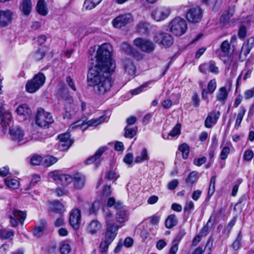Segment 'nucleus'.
<instances>
[{
	"label": "nucleus",
	"instance_id": "1",
	"mask_svg": "<svg viewBox=\"0 0 254 254\" xmlns=\"http://www.w3.org/2000/svg\"><path fill=\"white\" fill-rule=\"evenodd\" d=\"M114 71L102 69L95 66L89 67L87 77L88 85L93 87L96 94H105L112 86L113 81L111 76Z\"/></svg>",
	"mask_w": 254,
	"mask_h": 254
},
{
	"label": "nucleus",
	"instance_id": "2",
	"mask_svg": "<svg viewBox=\"0 0 254 254\" xmlns=\"http://www.w3.org/2000/svg\"><path fill=\"white\" fill-rule=\"evenodd\" d=\"M113 48L111 44L105 43L100 46L97 51L96 60H91L89 67H98L102 69L115 70L116 65L112 58Z\"/></svg>",
	"mask_w": 254,
	"mask_h": 254
},
{
	"label": "nucleus",
	"instance_id": "3",
	"mask_svg": "<svg viewBox=\"0 0 254 254\" xmlns=\"http://www.w3.org/2000/svg\"><path fill=\"white\" fill-rule=\"evenodd\" d=\"M0 117H1L0 124L4 133H5L9 129L11 139L19 144H23L28 141V139L24 137L23 130L19 127L10 128L13 124L12 115L9 111L2 113L0 111Z\"/></svg>",
	"mask_w": 254,
	"mask_h": 254
},
{
	"label": "nucleus",
	"instance_id": "4",
	"mask_svg": "<svg viewBox=\"0 0 254 254\" xmlns=\"http://www.w3.org/2000/svg\"><path fill=\"white\" fill-rule=\"evenodd\" d=\"M104 217L107 224V231L105 239L100 245L102 252H105L108 250L109 246L116 238L119 229L118 226L114 222V218L111 213L106 212Z\"/></svg>",
	"mask_w": 254,
	"mask_h": 254
},
{
	"label": "nucleus",
	"instance_id": "5",
	"mask_svg": "<svg viewBox=\"0 0 254 254\" xmlns=\"http://www.w3.org/2000/svg\"><path fill=\"white\" fill-rule=\"evenodd\" d=\"M168 30L177 36L185 34L188 29L186 20L179 16L176 17L168 23Z\"/></svg>",
	"mask_w": 254,
	"mask_h": 254
},
{
	"label": "nucleus",
	"instance_id": "6",
	"mask_svg": "<svg viewBox=\"0 0 254 254\" xmlns=\"http://www.w3.org/2000/svg\"><path fill=\"white\" fill-rule=\"evenodd\" d=\"M45 79L46 78L43 73H38L31 79L28 80L25 85L26 90L30 93L36 92L44 85Z\"/></svg>",
	"mask_w": 254,
	"mask_h": 254
},
{
	"label": "nucleus",
	"instance_id": "7",
	"mask_svg": "<svg viewBox=\"0 0 254 254\" xmlns=\"http://www.w3.org/2000/svg\"><path fill=\"white\" fill-rule=\"evenodd\" d=\"M36 124L41 127H47L54 122L51 113L46 112L43 109L37 110L35 118Z\"/></svg>",
	"mask_w": 254,
	"mask_h": 254
},
{
	"label": "nucleus",
	"instance_id": "8",
	"mask_svg": "<svg viewBox=\"0 0 254 254\" xmlns=\"http://www.w3.org/2000/svg\"><path fill=\"white\" fill-rule=\"evenodd\" d=\"M64 105V119H70L76 112V105L74 103L73 98L68 94L63 97Z\"/></svg>",
	"mask_w": 254,
	"mask_h": 254
},
{
	"label": "nucleus",
	"instance_id": "9",
	"mask_svg": "<svg viewBox=\"0 0 254 254\" xmlns=\"http://www.w3.org/2000/svg\"><path fill=\"white\" fill-rule=\"evenodd\" d=\"M133 20V18L131 13H125L114 18L112 21V24L114 28L120 29L130 23Z\"/></svg>",
	"mask_w": 254,
	"mask_h": 254
},
{
	"label": "nucleus",
	"instance_id": "10",
	"mask_svg": "<svg viewBox=\"0 0 254 254\" xmlns=\"http://www.w3.org/2000/svg\"><path fill=\"white\" fill-rule=\"evenodd\" d=\"M154 41L162 47L168 48L173 44L174 39L170 34L159 31L155 34Z\"/></svg>",
	"mask_w": 254,
	"mask_h": 254
},
{
	"label": "nucleus",
	"instance_id": "11",
	"mask_svg": "<svg viewBox=\"0 0 254 254\" xmlns=\"http://www.w3.org/2000/svg\"><path fill=\"white\" fill-rule=\"evenodd\" d=\"M171 14V9L169 7H159L154 9L151 13L152 17L156 21H160L166 19Z\"/></svg>",
	"mask_w": 254,
	"mask_h": 254
},
{
	"label": "nucleus",
	"instance_id": "12",
	"mask_svg": "<svg viewBox=\"0 0 254 254\" xmlns=\"http://www.w3.org/2000/svg\"><path fill=\"white\" fill-rule=\"evenodd\" d=\"M134 44L141 51L146 53H151L155 49V46L151 41L142 38L135 39Z\"/></svg>",
	"mask_w": 254,
	"mask_h": 254
},
{
	"label": "nucleus",
	"instance_id": "13",
	"mask_svg": "<svg viewBox=\"0 0 254 254\" xmlns=\"http://www.w3.org/2000/svg\"><path fill=\"white\" fill-rule=\"evenodd\" d=\"M13 12L8 9L0 10V28L9 26L13 20Z\"/></svg>",
	"mask_w": 254,
	"mask_h": 254
},
{
	"label": "nucleus",
	"instance_id": "14",
	"mask_svg": "<svg viewBox=\"0 0 254 254\" xmlns=\"http://www.w3.org/2000/svg\"><path fill=\"white\" fill-rule=\"evenodd\" d=\"M9 218L11 226L15 227L18 225L19 223L23 224L26 218V213L23 211L14 209L12 214L10 215Z\"/></svg>",
	"mask_w": 254,
	"mask_h": 254
},
{
	"label": "nucleus",
	"instance_id": "15",
	"mask_svg": "<svg viewBox=\"0 0 254 254\" xmlns=\"http://www.w3.org/2000/svg\"><path fill=\"white\" fill-rule=\"evenodd\" d=\"M186 18L189 22L192 23H198L202 18V11L198 7L190 8L186 14Z\"/></svg>",
	"mask_w": 254,
	"mask_h": 254
},
{
	"label": "nucleus",
	"instance_id": "16",
	"mask_svg": "<svg viewBox=\"0 0 254 254\" xmlns=\"http://www.w3.org/2000/svg\"><path fill=\"white\" fill-rule=\"evenodd\" d=\"M217 87L216 81L215 79H211L208 83L207 89L202 88L201 93L202 99L206 101V104L209 103L208 94H213Z\"/></svg>",
	"mask_w": 254,
	"mask_h": 254
},
{
	"label": "nucleus",
	"instance_id": "17",
	"mask_svg": "<svg viewBox=\"0 0 254 254\" xmlns=\"http://www.w3.org/2000/svg\"><path fill=\"white\" fill-rule=\"evenodd\" d=\"M107 147H102L98 149L93 156H91L86 159L85 161L86 164H90L95 163L96 167H98L100 165V157L103 153L107 150Z\"/></svg>",
	"mask_w": 254,
	"mask_h": 254
},
{
	"label": "nucleus",
	"instance_id": "18",
	"mask_svg": "<svg viewBox=\"0 0 254 254\" xmlns=\"http://www.w3.org/2000/svg\"><path fill=\"white\" fill-rule=\"evenodd\" d=\"M69 223L75 229L79 228L81 221L80 211L78 209H73L69 216Z\"/></svg>",
	"mask_w": 254,
	"mask_h": 254
},
{
	"label": "nucleus",
	"instance_id": "19",
	"mask_svg": "<svg viewBox=\"0 0 254 254\" xmlns=\"http://www.w3.org/2000/svg\"><path fill=\"white\" fill-rule=\"evenodd\" d=\"M220 112L214 110L210 113L206 117L204 125L207 128H211L213 126L215 125L220 117Z\"/></svg>",
	"mask_w": 254,
	"mask_h": 254
},
{
	"label": "nucleus",
	"instance_id": "20",
	"mask_svg": "<svg viewBox=\"0 0 254 254\" xmlns=\"http://www.w3.org/2000/svg\"><path fill=\"white\" fill-rule=\"evenodd\" d=\"M74 188L77 190H80L84 186L85 182V176L81 173L76 172L73 174L72 180Z\"/></svg>",
	"mask_w": 254,
	"mask_h": 254
},
{
	"label": "nucleus",
	"instance_id": "21",
	"mask_svg": "<svg viewBox=\"0 0 254 254\" xmlns=\"http://www.w3.org/2000/svg\"><path fill=\"white\" fill-rule=\"evenodd\" d=\"M70 135L68 132L61 134L58 136L60 140V146L63 150L68 149L71 145L72 141L70 139Z\"/></svg>",
	"mask_w": 254,
	"mask_h": 254
},
{
	"label": "nucleus",
	"instance_id": "22",
	"mask_svg": "<svg viewBox=\"0 0 254 254\" xmlns=\"http://www.w3.org/2000/svg\"><path fill=\"white\" fill-rule=\"evenodd\" d=\"M181 125L177 124L167 134H163L164 139L171 140L174 138H178L181 134Z\"/></svg>",
	"mask_w": 254,
	"mask_h": 254
},
{
	"label": "nucleus",
	"instance_id": "23",
	"mask_svg": "<svg viewBox=\"0 0 254 254\" xmlns=\"http://www.w3.org/2000/svg\"><path fill=\"white\" fill-rule=\"evenodd\" d=\"M229 94V91L227 89L226 87L223 86L220 87L216 94V99L219 102L224 104L227 99Z\"/></svg>",
	"mask_w": 254,
	"mask_h": 254
},
{
	"label": "nucleus",
	"instance_id": "24",
	"mask_svg": "<svg viewBox=\"0 0 254 254\" xmlns=\"http://www.w3.org/2000/svg\"><path fill=\"white\" fill-rule=\"evenodd\" d=\"M32 8L31 0H22L20 4V9L23 15L28 16L30 14Z\"/></svg>",
	"mask_w": 254,
	"mask_h": 254
},
{
	"label": "nucleus",
	"instance_id": "25",
	"mask_svg": "<svg viewBox=\"0 0 254 254\" xmlns=\"http://www.w3.org/2000/svg\"><path fill=\"white\" fill-rule=\"evenodd\" d=\"M150 159L148 150L146 148H143L140 151L138 155L135 157L134 162L135 163H142L148 162Z\"/></svg>",
	"mask_w": 254,
	"mask_h": 254
},
{
	"label": "nucleus",
	"instance_id": "26",
	"mask_svg": "<svg viewBox=\"0 0 254 254\" xmlns=\"http://www.w3.org/2000/svg\"><path fill=\"white\" fill-rule=\"evenodd\" d=\"M17 114L20 116H23V120H26L29 117L31 114L30 109L26 104H23L19 106L16 110Z\"/></svg>",
	"mask_w": 254,
	"mask_h": 254
},
{
	"label": "nucleus",
	"instance_id": "27",
	"mask_svg": "<svg viewBox=\"0 0 254 254\" xmlns=\"http://www.w3.org/2000/svg\"><path fill=\"white\" fill-rule=\"evenodd\" d=\"M105 200L101 198L100 200L97 199L94 201L89 207L88 214H93L96 213L100 207L104 204Z\"/></svg>",
	"mask_w": 254,
	"mask_h": 254
},
{
	"label": "nucleus",
	"instance_id": "28",
	"mask_svg": "<svg viewBox=\"0 0 254 254\" xmlns=\"http://www.w3.org/2000/svg\"><path fill=\"white\" fill-rule=\"evenodd\" d=\"M124 64L126 72L129 75L133 77L136 72V68L132 61L128 59L126 60Z\"/></svg>",
	"mask_w": 254,
	"mask_h": 254
},
{
	"label": "nucleus",
	"instance_id": "29",
	"mask_svg": "<svg viewBox=\"0 0 254 254\" xmlns=\"http://www.w3.org/2000/svg\"><path fill=\"white\" fill-rule=\"evenodd\" d=\"M116 210L118 211L116 217L117 221L119 223L127 221L128 219V216L126 210L123 208V205L120 208Z\"/></svg>",
	"mask_w": 254,
	"mask_h": 254
},
{
	"label": "nucleus",
	"instance_id": "30",
	"mask_svg": "<svg viewBox=\"0 0 254 254\" xmlns=\"http://www.w3.org/2000/svg\"><path fill=\"white\" fill-rule=\"evenodd\" d=\"M36 10L37 12L41 15L45 16L48 14V9L44 0H39L38 1Z\"/></svg>",
	"mask_w": 254,
	"mask_h": 254
},
{
	"label": "nucleus",
	"instance_id": "31",
	"mask_svg": "<svg viewBox=\"0 0 254 254\" xmlns=\"http://www.w3.org/2000/svg\"><path fill=\"white\" fill-rule=\"evenodd\" d=\"M125 134L124 136L126 138H132L136 134L137 127L136 126L129 127L127 126L125 128Z\"/></svg>",
	"mask_w": 254,
	"mask_h": 254
},
{
	"label": "nucleus",
	"instance_id": "32",
	"mask_svg": "<svg viewBox=\"0 0 254 254\" xmlns=\"http://www.w3.org/2000/svg\"><path fill=\"white\" fill-rule=\"evenodd\" d=\"M165 226L168 229H170L178 224V219L175 214L169 215L165 221Z\"/></svg>",
	"mask_w": 254,
	"mask_h": 254
},
{
	"label": "nucleus",
	"instance_id": "33",
	"mask_svg": "<svg viewBox=\"0 0 254 254\" xmlns=\"http://www.w3.org/2000/svg\"><path fill=\"white\" fill-rule=\"evenodd\" d=\"M190 149V146L186 143H182L178 147V150L182 153V157L184 159H186L188 158Z\"/></svg>",
	"mask_w": 254,
	"mask_h": 254
},
{
	"label": "nucleus",
	"instance_id": "34",
	"mask_svg": "<svg viewBox=\"0 0 254 254\" xmlns=\"http://www.w3.org/2000/svg\"><path fill=\"white\" fill-rule=\"evenodd\" d=\"M102 0H85L83 7L86 10H91L95 8Z\"/></svg>",
	"mask_w": 254,
	"mask_h": 254
},
{
	"label": "nucleus",
	"instance_id": "35",
	"mask_svg": "<svg viewBox=\"0 0 254 254\" xmlns=\"http://www.w3.org/2000/svg\"><path fill=\"white\" fill-rule=\"evenodd\" d=\"M4 183L8 188L12 189H17L19 185V183L17 180L9 178L5 179Z\"/></svg>",
	"mask_w": 254,
	"mask_h": 254
},
{
	"label": "nucleus",
	"instance_id": "36",
	"mask_svg": "<svg viewBox=\"0 0 254 254\" xmlns=\"http://www.w3.org/2000/svg\"><path fill=\"white\" fill-rule=\"evenodd\" d=\"M73 174L71 176L67 174H61L59 183L63 186H67L72 182Z\"/></svg>",
	"mask_w": 254,
	"mask_h": 254
},
{
	"label": "nucleus",
	"instance_id": "37",
	"mask_svg": "<svg viewBox=\"0 0 254 254\" xmlns=\"http://www.w3.org/2000/svg\"><path fill=\"white\" fill-rule=\"evenodd\" d=\"M106 117L104 116L100 117L97 119H93L90 120H89L86 124L87 125V128L89 127H96L98 125L101 124V123L104 122L105 121V118Z\"/></svg>",
	"mask_w": 254,
	"mask_h": 254
},
{
	"label": "nucleus",
	"instance_id": "38",
	"mask_svg": "<svg viewBox=\"0 0 254 254\" xmlns=\"http://www.w3.org/2000/svg\"><path fill=\"white\" fill-rule=\"evenodd\" d=\"M101 228L100 223L96 220L92 221L88 227V231L91 234H95Z\"/></svg>",
	"mask_w": 254,
	"mask_h": 254
},
{
	"label": "nucleus",
	"instance_id": "39",
	"mask_svg": "<svg viewBox=\"0 0 254 254\" xmlns=\"http://www.w3.org/2000/svg\"><path fill=\"white\" fill-rule=\"evenodd\" d=\"M14 236V231L13 230H8L6 229L0 230V238L1 239H12Z\"/></svg>",
	"mask_w": 254,
	"mask_h": 254
},
{
	"label": "nucleus",
	"instance_id": "40",
	"mask_svg": "<svg viewBox=\"0 0 254 254\" xmlns=\"http://www.w3.org/2000/svg\"><path fill=\"white\" fill-rule=\"evenodd\" d=\"M75 128H79L84 130L87 128V125L83 121L79 120L71 124L69 127V130H71Z\"/></svg>",
	"mask_w": 254,
	"mask_h": 254
},
{
	"label": "nucleus",
	"instance_id": "41",
	"mask_svg": "<svg viewBox=\"0 0 254 254\" xmlns=\"http://www.w3.org/2000/svg\"><path fill=\"white\" fill-rule=\"evenodd\" d=\"M246 112V110L245 108L243 106H241L240 108V111L237 117L235 126V127H240Z\"/></svg>",
	"mask_w": 254,
	"mask_h": 254
},
{
	"label": "nucleus",
	"instance_id": "42",
	"mask_svg": "<svg viewBox=\"0 0 254 254\" xmlns=\"http://www.w3.org/2000/svg\"><path fill=\"white\" fill-rule=\"evenodd\" d=\"M220 49L222 53V56L225 57L229 54L230 49V45L227 40H225L222 43L220 46Z\"/></svg>",
	"mask_w": 254,
	"mask_h": 254
},
{
	"label": "nucleus",
	"instance_id": "43",
	"mask_svg": "<svg viewBox=\"0 0 254 254\" xmlns=\"http://www.w3.org/2000/svg\"><path fill=\"white\" fill-rule=\"evenodd\" d=\"M242 235L241 232H239L238 236L232 245V247L234 250L236 251L242 247Z\"/></svg>",
	"mask_w": 254,
	"mask_h": 254
},
{
	"label": "nucleus",
	"instance_id": "44",
	"mask_svg": "<svg viewBox=\"0 0 254 254\" xmlns=\"http://www.w3.org/2000/svg\"><path fill=\"white\" fill-rule=\"evenodd\" d=\"M31 58L33 60L38 61L44 58L45 53L42 49H39L31 54Z\"/></svg>",
	"mask_w": 254,
	"mask_h": 254
},
{
	"label": "nucleus",
	"instance_id": "45",
	"mask_svg": "<svg viewBox=\"0 0 254 254\" xmlns=\"http://www.w3.org/2000/svg\"><path fill=\"white\" fill-rule=\"evenodd\" d=\"M216 181V178L215 176H212L210 179L209 187L208 190V197L209 198H210L215 192V185Z\"/></svg>",
	"mask_w": 254,
	"mask_h": 254
},
{
	"label": "nucleus",
	"instance_id": "46",
	"mask_svg": "<svg viewBox=\"0 0 254 254\" xmlns=\"http://www.w3.org/2000/svg\"><path fill=\"white\" fill-rule=\"evenodd\" d=\"M51 209L57 213H61L64 210V206L59 201H54L51 204Z\"/></svg>",
	"mask_w": 254,
	"mask_h": 254
},
{
	"label": "nucleus",
	"instance_id": "47",
	"mask_svg": "<svg viewBox=\"0 0 254 254\" xmlns=\"http://www.w3.org/2000/svg\"><path fill=\"white\" fill-rule=\"evenodd\" d=\"M198 179V172L193 171L190 173L186 180V183L192 185Z\"/></svg>",
	"mask_w": 254,
	"mask_h": 254
},
{
	"label": "nucleus",
	"instance_id": "48",
	"mask_svg": "<svg viewBox=\"0 0 254 254\" xmlns=\"http://www.w3.org/2000/svg\"><path fill=\"white\" fill-rule=\"evenodd\" d=\"M107 205L108 207H111L114 205L116 209H118L122 207V203L120 202H116L115 199L111 197L108 198Z\"/></svg>",
	"mask_w": 254,
	"mask_h": 254
},
{
	"label": "nucleus",
	"instance_id": "49",
	"mask_svg": "<svg viewBox=\"0 0 254 254\" xmlns=\"http://www.w3.org/2000/svg\"><path fill=\"white\" fill-rule=\"evenodd\" d=\"M45 227L44 224L35 227L33 230V235L37 238L41 237L43 234V231Z\"/></svg>",
	"mask_w": 254,
	"mask_h": 254
},
{
	"label": "nucleus",
	"instance_id": "50",
	"mask_svg": "<svg viewBox=\"0 0 254 254\" xmlns=\"http://www.w3.org/2000/svg\"><path fill=\"white\" fill-rule=\"evenodd\" d=\"M254 156V153L252 150L247 149L243 154V160L246 162H251Z\"/></svg>",
	"mask_w": 254,
	"mask_h": 254
},
{
	"label": "nucleus",
	"instance_id": "51",
	"mask_svg": "<svg viewBox=\"0 0 254 254\" xmlns=\"http://www.w3.org/2000/svg\"><path fill=\"white\" fill-rule=\"evenodd\" d=\"M60 251L62 254H68L70 251V246L66 242H63L60 248Z\"/></svg>",
	"mask_w": 254,
	"mask_h": 254
},
{
	"label": "nucleus",
	"instance_id": "52",
	"mask_svg": "<svg viewBox=\"0 0 254 254\" xmlns=\"http://www.w3.org/2000/svg\"><path fill=\"white\" fill-rule=\"evenodd\" d=\"M137 29L139 33L145 34L148 29V24L145 22L139 23L137 26Z\"/></svg>",
	"mask_w": 254,
	"mask_h": 254
},
{
	"label": "nucleus",
	"instance_id": "53",
	"mask_svg": "<svg viewBox=\"0 0 254 254\" xmlns=\"http://www.w3.org/2000/svg\"><path fill=\"white\" fill-rule=\"evenodd\" d=\"M232 13H231L229 11H224L220 18L221 22L225 23L228 22L230 18L232 16Z\"/></svg>",
	"mask_w": 254,
	"mask_h": 254
},
{
	"label": "nucleus",
	"instance_id": "54",
	"mask_svg": "<svg viewBox=\"0 0 254 254\" xmlns=\"http://www.w3.org/2000/svg\"><path fill=\"white\" fill-rule=\"evenodd\" d=\"M229 153L230 148L229 147L225 146L223 147L220 154L221 159L222 160H225L227 158Z\"/></svg>",
	"mask_w": 254,
	"mask_h": 254
},
{
	"label": "nucleus",
	"instance_id": "55",
	"mask_svg": "<svg viewBox=\"0 0 254 254\" xmlns=\"http://www.w3.org/2000/svg\"><path fill=\"white\" fill-rule=\"evenodd\" d=\"M48 177L52 179L54 181L57 182L58 183H59L61 178V174H59L57 171H53L49 173Z\"/></svg>",
	"mask_w": 254,
	"mask_h": 254
},
{
	"label": "nucleus",
	"instance_id": "56",
	"mask_svg": "<svg viewBox=\"0 0 254 254\" xmlns=\"http://www.w3.org/2000/svg\"><path fill=\"white\" fill-rule=\"evenodd\" d=\"M186 234V233L184 229H180L179 233L177 235L175 238L173 240V241L179 244L182 238L185 236Z\"/></svg>",
	"mask_w": 254,
	"mask_h": 254
},
{
	"label": "nucleus",
	"instance_id": "57",
	"mask_svg": "<svg viewBox=\"0 0 254 254\" xmlns=\"http://www.w3.org/2000/svg\"><path fill=\"white\" fill-rule=\"evenodd\" d=\"M44 161L48 166H51L56 163L58 161V159L52 156H47Z\"/></svg>",
	"mask_w": 254,
	"mask_h": 254
},
{
	"label": "nucleus",
	"instance_id": "58",
	"mask_svg": "<svg viewBox=\"0 0 254 254\" xmlns=\"http://www.w3.org/2000/svg\"><path fill=\"white\" fill-rule=\"evenodd\" d=\"M194 209V203L191 200H188L185 204L184 210L185 212H190Z\"/></svg>",
	"mask_w": 254,
	"mask_h": 254
},
{
	"label": "nucleus",
	"instance_id": "59",
	"mask_svg": "<svg viewBox=\"0 0 254 254\" xmlns=\"http://www.w3.org/2000/svg\"><path fill=\"white\" fill-rule=\"evenodd\" d=\"M42 161V157L39 155H34L30 159V163L34 165H39Z\"/></svg>",
	"mask_w": 254,
	"mask_h": 254
},
{
	"label": "nucleus",
	"instance_id": "60",
	"mask_svg": "<svg viewBox=\"0 0 254 254\" xmlns=\"http://www.w3.org/2000/svg\"><path fill=\"white\" fill-rule=\"evenodd\" d=\"M149 84V82H146V83L143 84V85H141L138 88L133 90L131 92L132 94L133 95H135L139 94L143 91V89L144 88L147 87Z\"/></svg>",
	"mask_w": 254,
	"mask_h": 254
},
{
	"label": "nucleus",
	"instance_id": "61",
	"mask_svg": "<svg viewBox=\"0 0 254 254\" xmlns=\"http://www.w3.org/2000/svg\"><path fill=\"white\" fill-rule=\"evenodd\" d=\"M122 48L127 54L131 55L133 54L132 49L131 46L126 43H123L122 45Z\"/></svg>",
	"mask_w": 254,
	"mask_h": 254
},
{
	"label": "nucleus",
	"instance_id": "62",
	"mask_svg": "<svg viewBox=\"0 0 254 254\" xmlns=\"http://www.w3.org/2000/svg\"><path fill=\"white\" fill-rule=\"evenodd\" d=\"M133 159V155L131 153H127L124 158V161L125 163L128 165L132 164Z\"/></svg>",
	"mask_w": 254,
	"mask_h": 254
},
{
	"label": "nucleus",
	"instance_id": "63",
	"mask_svg": "<svg viewBox=\"0 0 254 254\" xmlns=\"http://www.w3.org/2000/svg\"><path fill=\"white\" fill-rule=\"evenodd\" d=\"M254 96V87L247 90L244 92V97L246 100L251 99Z\"/></svg>",
	"mask_w": 254,
	"mask_h": 254
},
{
	"label": "nucleus",
	"instance_id": "64",
	"mask_svg": "<svg viewBox=\"0 0 254 254\" xmlns=\"http://www.w3.org/2000/svg\"><path fill=\"white\" fill-rule=\"evenodd\" d=\"M179 243L172 241V246L170 249L169 254H176L178 251Z\"/></svg>",
	"mask_w": 254,
	"mask_h": 254
}]
</instances>
